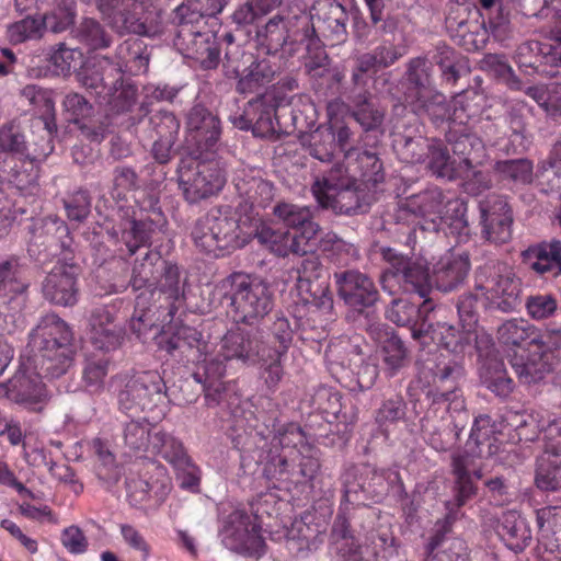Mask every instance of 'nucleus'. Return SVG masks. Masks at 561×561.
<instances>
[{
	"label": "nucleus",
	"instance_id": "obj_25",
	"mask_svg": "<svg viewBox=\"0 0 561 561\" xmlns=\"http://www.w3.org/2000/svg\"><path fill=\"white\" fill-rule=\"evenodd\" d=\"M486 290L492 304L503 312H512L520 304L522 282L506 263L496 262L490 267Z\"/></svg>",
	"mask_w": 561,
	"mask_h": 561
},
{
	"label": "nucleus",
	"instance_id": "obj_43",
	"mask_svg": "<svg viewBox=\"0 0 561 561\" xmlns=\"http://www.w3.org/2000/svg\"><path fill=\"white\" fill-rule=\"evenodd\" d=\"M296 272V287L301 296L307 295L302 297L305 300L309 301V298L316 299L319 294L327 297L328 286L314 284L323 274V265L319 257L308 256L304 259Z\"/></svg>",
	"mask_w": 561,
	"mask_h": 561
},
{
	"label": "nucleus",
	"instance_id": "obj_59",
	"mask_svg": "<svg viewBox=\"0 0 561 561\" xmlns=\"http://www.w3.org/2000/svg\"><path fill=\"white\" fill-rule=\"evenodd\" d=\"M408 351L403 342L396 335L388 337L381 347L382 369L388 378H392L404 367Z\"/></svg>",
	"mask_w": 561,
	"mask_h": 561
},
{
	"label": "nucleus",
	"instance_id": "obj_3",
	"mask_svg": "<svg viewBox=\"0 0 561 561\" xmlns=\"http://www.w3.org/2000/svg\"><path fill=\"white\" fill-rule=\"evenodd\" d=\"M304 432L299 425L289 423L280 427L272 439L283 453L271 457L263 469L264 477L278 490H291L293 486L310 483L320 470L319 458L310 447L296 449L302 444Z\"/></svg>",
	"mask_w": 561,
	"mask_h": 561
},
{
	"label": "nucleus",
	"instance_id": "obj_19",
	"mask_svg": "<svg viewBox=\"0 0 561 561\" xmlns=\"http://www.w3.org/2000/svg\"><path fill=\"white\" fill-rule=\"evenodd\" d=\"M149 455L159 456L165 460L182 477L183 488H194L199 484L198 468L188 455L183 442L172 433L162 428L154 432Z\"/></svg>",
	"mask_w": 561,
	"mask_h": 561
},
{
	"label": "nucleus",
	"instance_id": "obj_36",
	"mask_svg": "<svg viewBox=\"0 0 561 561\" xmlns=\"http://www.w3.org/2000/svg\"><path fill=\"white\" fill-rule=\"evenodd\" d=\"M496 533L505 547L515 553L523 552L533 540L529 523L516 511H507L502 514Z\"/></svg>",
	"mask_w": 561,
	"mask_h": 561
},
{
	"label": "nucleus",
	"instance_id": "obj_31",
	"mask_svg": "<svg viewBox=\"0 0 561 561\" xmlns=\"http://www.w3.org/2000/svg\"><path fill=\"white\" fill-rule=\"evenodd\" d=\"M225 362L218 354L216 357L208 358V350H206L201 362L195 363L197 369L194 371L193 377L203 385L205 399L209 405L219 404L228 388V383L222 380L226 374Z\"/></svg>",
	"mask_w": 561,
	"mask_h": 561
},
{
	"label": "nucleus",
	"instance_id": "obj_27",
	"mask_svg": "<svg viewBox=\"0 0 561 561\" xmlns=\"http://www.w3.org/2000/svg\"><path fill=\"white\" fill-rule=\"evenodd\" d=\"M206 217L217 234L224 255L245 244L248 237L242 232L240 217L231 206L214 207Z\"/></svg>",
	"mask_w": 561,
	"mask_h": 561
},
{
	"label": "nucleus",
	"instance_id": "obj_64",
	"mask_svg": "<svg viewBox=\"0 0 561 561\" xmlns=\"http://www.w3.org/2000/svg\"><path fill=\"white\" fill-rule=\"evenodd\" d=\"M285 354L266 346L260 355L259 363L262 364V378L265 385L272 391H275L283 378L284 369L282 366V357Z\"/></svg>",
	"mask_w": 561,
	"mask_h": 561
},
{
	"label": "nucleus",
	"instance_id": "obj_32",
	"mask_svg": "<svg viewBox=\"0 0 561 561\" xmlns=\"http://www.w3.org/2000/svg\"><path fill=\"white\" fill-rule=\"evenodd\" d=\"M379 69L364 54L353 58L350 83L343 96L352 104H365L371 99V87Z\"/></svg>",
	"mask_w": 561,
	"mask_h": 561
},
{
	"label": "nucleus",
	"instance_id": "obj_18",
	"mask_svg": "<svg viewBox=\"0 0 561 561\" xmlns=\"http://www.w3.org/2000/svg\"><path fill=\"white\" fill-rule=\"evenodd\" d=\"M480 211L482 237L496 245L512 240L514 213L504 195L490 194L477 205Z\"/></svg>",
	"mask_w": 561,
	"mask_h": 561
},
{
	"label": "nucleus",
	"instance_id": "obj_15",
	"mask_svg": "<svg viewBox=\"0 0 561 561\" xmlns=\"http://www.w3.org/2000/svg\"><path fill=\"white\" fill-rule=\"evenodd\" d=\"M221 137L219 117L202 104L186 115L185 145L191 156L215 153Z\"/></svg>",
	"mask_w": 561,
	"mask_h": 561
},
{
	"label": "nucleus",
	"instance_id": "obj_62",
	"mask_svg": "<svg viewBox=\"0 0 561 561\" xmlns=\"http://www.w3.org/2000/svg\"><path fill=\"white\" fill-rule=\"evenodd\" d=\"M191 236L195 247L202 252L215 257L224 256L222 249L216 238L217 234L214 232L206 215L196 220Z\"/></svg>",
	"mask_w": 561,
	"mask_h": 561
},
{
	"label": "nucleus",
	"instance_id": "obj_4",
	"mask_svg": "<svg viewBox=\"0 0 561 561\" xmlns=\"http://www.w3.org/2000/svg\"><path fill=\"white\" fill-rule=\"evenodd\" d=\"M220 287L229 300L228 313L234 323L257 324L273 309V291L261 277L233 272L221 280Z\"/></svg>",
	"mask_w": 561,
	"mask_h": 561
},
{
	"label": "nucleus",
	"instance_id": "obj_34",
	"mask_svg": "<svg viewBox=\"0 0 561 561\" xmlns=\"http://www.w3.org/2000/svg\"><path fill=\"white\" fill-rule=\"evenodd\" d=\"M255 238L262 245L280 257L290 253L305 255L311 251V245L307 241L298 240V237L288 230L275 228L267 224H263L256 229Z\"/></svg>",
	"mask_w": 561,
	"mask_h": 561
},
{
	"label": "nucleus",
	"instance_id": "obj_45",
	"mask_svg": "<svg viewBox=\"0 0 561 561\" xmlns=\"http://www.w3.org/2000/svg\"><path fill=\"white\" fill-rule=\"evenodd\" d=\"M546 47L547 43L526 41L517 46L513 59L526 75L545 73V66L549 65Z\"/></svg>",
	"mask_w": 561,
	"mask_h": 561
},
{
	"label": "nucleus",
	"instance_id": "obj_10",
	"mask_svg": "<svg viewBox=\"0 0 561 561\" xmlns=\"http://www.w3.org/2000/svg\"><path fill=\"white\" fill-rule=\"evenodd\" d=\"M167 387L157 371H145L134 376L118 392V404L125 412H158L165 414Z\"/></svg>",
	"mask_w": 561,
	"mask_h": 561
},
{
	"label": "nucleus",
	"instance_id": "obj_1",
	"mask_svg": "<svg viewBox=\"0 0 561 561\" xmlns=\"http://www.w3.org/2000/svg\"><path fill=\"white\" fill-rule=\"evenodd\" d=\"M398 283L407 293L417 294L424 301L415 308L411 306H402L411 313L415 314V320L411 325V334L414 340L421 341L423 345L430 339L438 347L448 352L456 350V331L453 324L443 320L445 318L446 308L434 306L427 296L432 291L431 277L427 267L419 262H411L404 271Z\"/></svg>",
	"mask_w": 561,
	"mask_h": 561
},
{
	"label": "nucleus",
	"instance_id": "obj_37",
	"mask_svg": "<svg viewBox=\"0 0 561 561\" xmlns=\"http://www.w3.org/2000/svg\"><path fill=\"white\" fill-rule=\"evenodd\" d=\"M306 70L313 81V88L318 92L325 96H343L345 89V85H343L344 73L336 68L329 67L327 55L318 56L317 60H308L306 62Z\"/></svg>",
	"mask_w": 561,
	"mask_h": 561
},
{
	"label": "nucleus",
	"instance_id": "obj_16",
	"mask_svg": "<svg viewBox=\"0 0 561 561\" xmlns=\"http://www.w3.org/2000/svg\"><path fill=\"white\" fill-rule=\"evenodd\" d=\"M179 22L176 45L186 57L197 61L205 70L215 69L220 61V48L214 27Z\"/></svg>",
	"mask_w": 561,
	"mask_h": 561
},
{
	"label": "nucleus",
	"instance_id": "obj_51",
	"mask_svg": "<svg viewBox=\"0 0 561 561\" xmlns=\"http://www.w3.org/2000/svg\"><path fill=\"white\" fill-rule=\"evenodd\" d=\"M111 360L105 354L87 355L82 367V383L90 393H100L104 389V380Z\"/></svg>",
	"mask_w": 561,
	"mask_h": 561
},
{
	"label": "nucleus",
	"instance_id": "obj_20",
	"mask_svg": "<svg viewBox=\"0 0 561 561\" xmlns=\"http://www.w3.org/2000/svg\"><path fill=\"white\" fill-rule=\"evenodd\" d=\"M123 305L115 300L108 305L94 307L89 317V339L92 345L104 353L117 350L123 344L125 329L116 322Z\"/></svg>",
	"mask_w": 561,
	"mask_h": 561
},
{
	"label": "nucleus",
	"instance_id": "obj_41",
	"mask_svg": "<svg viewBox=\"0 0 561 561\" xmlns=\"http://www.w3.org/2000/svg\"><path fill=\"white\" fill-rule=\"evenodd\" d=\"M39 162L34 158H15L9 172V183L21 195H36L39 191Z\"/></svg>",
	"mask_w": 561,
	"mask_h": 561
},
{
	"label": "nucleus",
	"instance_id": "obj_13",
	"mask_svg": "<svg viewBox=\"0 0 561 561\" xmlns=\"http://www.w3.org/2000/svg\"><path fill=\"white\" fill-rule=\"evenodd\" d=\"M304 26L307 41L313 37L334 46L347 38L348 12L337 0H316Z\"/></svg>",
	"mask_w": 561,
	"mask_h": 561
},
{
	"label": "nucleus",
	"instance_id": "obj_57",
	"mask_svg": "<svg viewBox=\"0 0 561 561\" xmlns=\"http://www.w3.org/2000/svg\"><path fill=\"white\" fill-rule=\"evenodd\" d=\"M28 288V283L23 277V268L14 256L0 262V295H22Z\"/></svg>",
	"mask_w": 561,
	"mask_h": 561
},
{
	"label": "nucleus",
	"instance_id": "obj_29",
	"mask_svg": "<svg viewBox=\"0 0 561 561\" xmlns=\"http://www.w3.org/2000/svg\"><path fill=\"white\" fill-rule=\"evenodd\" d=\"M523 264L541 277L561 276V241L551 239L529 245L522 252Z\"/></svg>",
	"mask_w": 561,
	"mask_h": 561
},
{
	"label": "nucleus",
	"instance_id": "obj_21",
	"mask_svg": "<svg viewBox=\"0 0 561 561\" xmlns=\"http://www.w3.org/2000/svg\"><path fill=\"white\" fill-rule=\"evenodd\" d=\"M250 64L242 69L232 66L228 59L225 67V75L229 79H237L236 91L239 94L257 96L265 95L263 92L272 84L278 72V67L270 59H253L248 57Z\"/></svg>",
	"mask_w": 561,
	"mask_h": 561
},
{
	"label": "nucleus",
	"instance_id": "obj_58",
	"mask_svg": "<svg viewBox=\"0 0 561 561\" xmlns=\"http://www.w3.org/2000/svg\"><path fill=\"white\" fill-rule=\"evenodd\" d=\"M138 185V175L136 171L126 165H117L113 171V187L111 196L115 202L112 206V213L118 208V205L127 204V195L133 192Z\"/></svg>",
	"mask_w": 561,
	"mask_h": 561
},
{
	"label": "nucleus",
	"instance_id": "obj_56",
	"mask_svg": "<svg viewBox=\"0 0 561 561\" xmlns=\"http://www.w3.org/2000/svg\"><path fill=\"white\" fill-rule=\"evenodd\" d=\"M485 148L482 140L473 134L458 130V171L462 168H473L482 164Z\"/></svg>",
	"mask_w": 561,
	"mask_h": 561
},
{
	"label": "nucleus",
	"instance_id": "obj_14",
	"mask_svg": "<svg viewBox=\"0 0 561 561\" xmlns=\"http://www.w3.org/2000/svg\"><path fill=\"white\" fill-rule=\"evenodd\" d=\"M70 244L61 242L60 257L43 282V294L47 300L59 306H73L78 301V275L80 267L73 262Z\"/></svg>",
	"mask_w": 561,
	"mask_h": 561
},
{
	"label": "nucleus",
	"instance_id": "obj_48",
	"mask_svg": "<svg viewBox=\"0 0 561 561\" xmlns=\"http://www.w3.org/2000/svg\"><path fill=\"white\" fill-rule=\"evenodd\" d=\"M479 68L504 83L510 90L522 91L524 84L504 54H485L478 61Z\"/></svg>",
	"mask_w": 561,
	"mask_h": 561
},
{
	"label": "nucleus",
	"instance_id": "obj_22",
	"mask_svg": "<svg viewBox=\"0 0 561 561\" xmlns=\"http://www.w3.org/2000/svg\"><path fill=\"white\" fill-rule=\"evenodd\" d=\"M267 344L259 330L234 328L228 330L219 342L218 356L225 360H237L245 365H255Z\"/></svg>",
	"mask_w": 561,
	"mask_h": 561
},
{
	"label": "nucleus",
	"instance_id": "obj_47",
	"mask_svg": "<svg viewBox=\"0 0 561 561\" xmlns=\"http://www.w3.org/2000/svg\"><path fill=\"white\" fill-rule=\"evenodd\" d=\"M157 430L158 427L152 426L147 420H131L123 428L124 444L137 455H149Z\"/></svg>",
	"mask_w": 561,
	"mask_h": 561
},
{
	"label": "nucleus",
	"instance_id": "obj_5",
	"mask_svg": "<svg viewBox=\"0 0 561 561\" xmlns=\"http://www.w3.org/2000/svg\"><path fill=\"white\" fill-rule=\"evenodd\" d=\"M311 191L322 208L341 215L366 213L378 192L345 174L340 164H334L322 178H317Z\"/></svg>",
	"mask_w": 561,
	"mask_h": 561
},
{
	"label": "nucleus",
	"instance_id": "obj_8",
	"mask_svg": "<svg viewBox=\"0 0 561 561\" xmlns=\"http://www.w3.org/2000/svg\"><path fill=\"white\" fill-rule=\"evenodd\" d=\"M77 79L113 112H127L135 103L134 91L123 88L119 66L114 65L107 57L88 61L77 73Z\"/></svg>",
	"mask_w": 561,
	"mask_h": 561
},
{
	"label": "nucleus",
	"instance_id": "obj_6",
	"mask_svg": "<svg viewBox=\"0 0 561 561\" xmlns=\"http://www.w3.org/2000/svg\"><path fill=\"white\" fill-rule=\"evenodd\" d=\"M30 344L41 356V368L50 378L65 375L73 365V332L70 325L55 313L39 320L30 333Z\"/></svg>",
	"mask_w": 561,
	"mask_h": 561
},
{
	"label": "nucleus",
	"instance_id": "obj_24",
	"mask_svg": "<svg viewBox=\"0 0 561 561\" xmlns=\"http://www.w3.org/2000/svg\"><path fill=\"white\" fill-rule=\"evenodd\" d=\"M334 279L340 298L358 311L373 307L379 299L374 280L358 270L334 273Z\"/></svg>",
	"mask_w": 561,
	"mask_h": 561
},
{
	"label": "nucleus",
	"instance_id": "obj_53",
	"mask_svg": "<svg viewBox=\"0 0 561 561\" xmlns=\"http://www.w3.org/2000/svg\"><path fill=\"white\" fill-rule=\"evenodd\" d=\"M535 484L542 491L561 490V459L546 449L537 461Z\"/></svg>",
	"mask_w": 561,
	"mask_h": 561
},
{
	"label": "nucleus",
	"instance_id": "obj_52",
	"mask_svg": "<svg viewBox=\"0 0 561 561\" xmlns=\"http://www.w3.org/2000/svg\"><path fill=\"white\" fill-rule=\"evenodd\" d=\"M76 38L89 50L105 49L112 44V35L98 20L85 18L75 31Z\"/></svg>",
	"mask_w": 561,
	"mask_h": 561
},
{
	"label": "nucleus",
	"instance_id": "obj_44",
	"mask_svg": "<svg viewBox=\"0 0 561 561\" xmlns=\"http://www.w3.org/2000/svg\"><path fill=\"white\" fill-rule=\"evenodd\" d=\"M480 378L482 383L499 397H507L515 387L504 362L495 356L486 357L483 360Z\"/></svg>",
	"mask_w": 561,
	"mask_h": 561
},
{
	"label": "nucleus",
	"instance_id": "obj_9",
	"mask_svg": "<svg viewBox=\"0 0 561 561\" xmlns=\"http://www.w3.org/2000/svg\"><path fill=\"white\" fill-rule=\"evenodd\" d=\"M493 433L490 416L476 417L462 454H458V507L477 494L474 479L481 480L484 474L474 465V459L482 456L481 446L489 442Z\"/></svg>",
	"mask_w": 561,
	"mask_h": 561
},
{
	"label": "nucleus",
	"instance_id": "obj_46",
	"mask_svg": "<svg viewBox=\"0 0 561 561\" xmlns=\"http://www.w3.org/2000/svg\"><path fill=\"white\" fill-rule=\"evenodd\" d=\"M443 201L444 196L442 191L437 187H433L408 197L403 204V209L416 217L439 215L440 219L447 222L448 218L443 216ZM449 226L451 228L454 217H449Z\"/></svg>",
	"mask_w": 561,
	"mask_h": 561
},
{
	"label": "nucleus",
	"instance_id": "obj_12",
	"mask_svg": "<svg viewBox=\"0 0 561 561\" xmlns=\"http://www.w3.org/2000/svg\"><path fill=\"white\" fill-rule=\"evenodd\" d=\"M222 536L225 546L243 557L260 559L266 552L257 514L250 515L243 510L233 511L227 517Z\"/></svg>",
	"mask_w": 561,
	"mask_h": 561
},
{
	"label": "nucleus",
	"instance_id": "obj_17",
	"mask_svg": "<svg viewBox=\"0 0 561 561\" xmlns=\"http://www.w3.org/2000/svg\"><path fill=\"white\" fill-rule=\"evenodd\" d=\"M172 489L167 468L156 460H149L144 476L127 482V499L131 506L142 508L153 502L162 504Z\"/></svg>",
	"mask_w": 561,
	"mask_h": 561
},
{
	"label": "nucleus",
	"instance_id": "obj_39",
	"mask_svg": "<svg viewBox=\"0 0 561 561\" xmlns=\"http://www.w3.org/2000/svg\"><path fill=\"white\" fill-rule=\"evenodd\" d=\"M154 290H158L164 296L167 317H169L171 321L179 309L176 304L184 297L180 268L175 263L164 261L163 270L160 275H158L157 283L151 289V291Z\"/></svg>",
	"mask_w": 561,
	"mask_h": 561
},
{
	"label": "nucleus",
	"instance_id": "obj_38",
	"mask_svg": "<svg viewBox=\"0 0 561 561\" xmlns=\"http://www.w3.org/2000/svg\"><path fill=\"white\" fill-rule=\"evenodd\" d=\"M229 0H184L178 7L179 22L215 27L218 25L217 14L227 5Z\"/></svg>",
	"mask_w": 561,
	"mask_h": 561
},
{
	"label": "nucleus",
	"instance_id": "obj_33",
	"mask_svg": "<svg viewBox=\"0 0 561 561\" xmlns=\"http://www.w3.org/2000/svg\"><path fill=\"white\" fill-rule=\"evenodd\" d=\"M274 216L287 228L294 229L298 240L308 244L316 238L319 225L313 221L309 207L282 202L274 206Z\"/></svg>",
	"mask_w": 561,
	"mask_h": 561
},
{
	"label": "nucleus",
	"instance_id": "obj_2",
	"mask_svg": "<svg viewBox=\"0 0 561 561\" xmlns=\"http://www.w3.org/2000/svg\"><path fill=\"white\" fill-rule=\"evenodd\" d=\"M135 202L139 209V218H136L134 207L125 204L118 205L114 214L108 215L102 224L113 243L119 245L121 251L124 245L129 256L141 247H149L153 234L162 231L167 225V218L156 192H145Z\"/></svg>",
	"mask_w": 561,
	"mask_h": 561
},
{
	"label": "nucleus",
	"instance_id": "obj_7",
	"mask_svg": "<svg viewBox=\"0 0 561 561\" xmlns=\"http://www.w3.org/2000/svg\"><path fill=\"white\" fill-rule=\"evenodd\" d=\"M181 159L176 173L179 188L188 204L217 196L227 183L225 161L215 153Z\"/></svg>",
	"mask_w": 561,
	"mask_h": 561
},
{
	"label": "nucleus",
	"instance_id": "obj_40",
	"mask_svg": "<svg viewBox=\"0 0 561 561\" xmlns=\"http://www.w3.org/2000/svg\"><path fill=\"white\" fill-rule=\"evenodd\" d=\"M539 353L530 354L527 359L513 357L510 363L520 383L531 385L545 379L552 367L548 358V352L552 348H539Z\"/></svg>",
	"mask_w": 561,
	"mask_h": 561
},
{
	"label": "nucleus",
	"instance_id": "obj_26",
	"mask_svg": "<svg viewBox=\"0 0 561 561\" xmlns=\"http://www.w3.org/2000/svg\"><path fill=\"white\" fill-rule=\"evenodd\" d=\"M158 344L161 350L187 363H199L208 350V343L203 339L202 332L188 325L171 328L159 336Z\"/></svg>",
	"mask_w": 561,
	"mask_h": 561
},
{
	"label": "nucleus",
	"instance_id": "obj_28",
	"mask_svg": "<svg viewBox=\"0 0 561 561\" xmlns=\"http://www.w3.org/2000/svg\"><path fill=\"white\" fill-rule=\"evenodd\" d=\"M337 164L343 165L345 174L374 190H378V185L385 180L381 160L375 152L368 150H347L343 161Z\"/></svg>",
	"mask_w": 561,
	"mask_h": 561
},
{
	"label": "nucleus",
	"instance_id": "obj_49",
	"mask_svg": "<svg viewBox=\"0 0 561 561\" xmlns=\"http://www.w3.org/2000/svg\"><path fill=\"white\" fill-rule=\"evenodd\" d=\"M147 47L140 38H128L121 43L116 48V61L119 66L121 75L124 71H139L147 68L149 59L146 54Z\"/></svg>",
	"mask_w": 561,
	"mask_h": 561
},
{
	"label": "nucleus",
	"instance_id": "obj_63",
	"mask_svg": "<svg viewBox=\"0 0 561 561\" xmlns=\"http://www.w3.org/2000/svg\"><path fill=\"white\" fill-rule=\"evenodd\" d=\"M47 30L43 16L27 15L8 27V38L12 44H21L28 39L39 38Z\"/></svg>",
	"mask_w": 561,
	"mask_h": 561
},
{
	"label": "nucleus",
	"instance_id": "obj_61",
	"mask_svg": "<svg viewBox=\"0 0 561 561\" xmlns=\"http://www.w3.org/2000/svg\"><path fill=\"white\" fill-rule=\"evenodd\" d=\"M525 308L528 317L535 321L552 319L560 310L557 296L550 293L529 295L525 300Z\"/></svg>",
	"mask_w": 561,
	"mask_h": 561
},
{
	"label": "nucleus",
	"instance_id": "obj_55",
	"mask_svg": "<svg viewBox=\"0 0 561 561\" xmlns=\"http://www.w3.org/2000/svg\"><path fill=\"white\" fill-rule=\"evenodd\" d=\"M321 247L329 261L337 266H347L359 259L358 249L335 233H328L322 239Z\"/></svg>",
	"mask_w": 561,
	"mask_h": 561
},
{
	"label": "nucleus",
	"instance_id": "obj_50",
	"mask_svg": "<svg viewBox=\"0 0 561 561\" xmlns=\"http://www.w3.org/2000/svg\"><path fill=\"white\" fill-rule=\"evenodd\" d=\"M21 98L45 121V126L49 131H51V127L56 128L55 102L50 90L36 84H27L21 90Z\"/></svg>",
	"mask_w": 561,
	"mask_h": 561
},
{
	"label": "nucleus",
	"instance_id": "obj_42",
	"mask_svg": "<svg viewBox=\"0 0 561 561\" xmlns=\"http://www.w3.org/2000/svg\"><path fill=\"white\" fill-rule=\"evenodd\" d=\"M164 259L159 251H148L144 257L134 263L130 277V286L134 290L151 289L157 283V277L163 270Z\"/></svg>",
	"mask_w": 561,
	"mask_h": 561
},
{
	"label": "nucleus",
	"instance_id": "obj_30",
	"mask_svg": "<svg viewBox=\"0 0 561 561\" xmlns=\"http://www.w3.org/2000/svg\"><path fill=\"white\" fill-rule=\"evenodd\" d=\"M237 193L251 208H265L274 197V186L256 168L241 167L233 176Z\"/></svg>",
	"mask_w": 561,
	"mask_h": 561
},
{
	"label": "nucleus",
	"instance_id": "obj_11",
	"mask_svg": "<svg viewBox=\"0 0 561 561\" xmlns=\"http://www.w3.org/2000/svg\"><path fill=\"white\" fill-rule=\"evenodd\" d=\"M308 24L307 13L300 11L293 13L282 10L264 24L259 25L256 30V41L259 45L266 50L268 55H273L295 44L307 42V35L304 26Z\"/></svg>",
	"mask_w": 561,
	"mask_h": 561
},
{
	"label": "nucleus",
	"instance_id": "obj_35",
	"mask_svg": "<svg viewBox=\"0 0 561 561\" xmlns=\"http://www.w3.org/2000/svg\"><path fill=\"white\" fill-rule=\"evenodd\" d=\"M499 343L506 347H522L526 342L538 348H550L546 332L539 333L537 328L524 319H511L497 329Z\"/></svg>",
	"mask_w": 561,
	"mask_h": 561
},
{
	"label": "nucleus",
	"instance_id": "obj_23",
	"mask_svg": "<svg viewBox=\"0 0 561 561\" xmlns=\"http://www.w3.org/2000/svg\"><path fill=\"white\" fill-rule=\"evenodd\" d=\"M0 388L4 390V396L10 401L30 411H42L49 398L42 377L26 370L16 371Z\"/></svg>",
	"mask_w": 561,
	"mask_h": 561
},
{
	"label": "nucleus",
	"instance_id": "obj_60",
	"mask_svg": "<svg viewBox=\"0 0 561 561\" xmlns=\"http://www.w3.org/2000/svg\"><path fill=\"white\" fill-rule=\"evenodd\" d=\"M495 170L504 181L515 184H530L533 182L534 165L528 159H510L495 163Z\"/></svg>",
	"mask_w": 561,
	"mask_h": 561
},
{
	"label": "nucleus",
	"instance_id": "obj_54",
	"mask_svg": "<svg viewBox=\"0 0 561 561\" xmlns=\"http://www.w3.org/2000/svg\"><path fill=\"white\" fill-rule=\"evenodd\" d=\"M250 102V106L253 110L254 118V135L265 137L270 134L275 133V119H276V104L268 95L257 96Z\"/></svg>",
	"mask_w": 561,
	"mask_h": 561
}]
</instances>
